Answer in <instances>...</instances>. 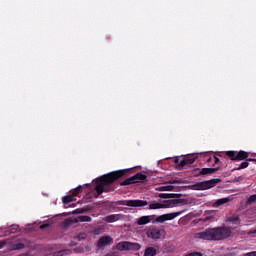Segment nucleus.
I'll return each mask as SVG.
<instances>
[{
  "label": "nucleus",
  "instance_id": "4468645a",
  "mask_svg": "<svg viewBox=\"0 0 256 256\" xmlns=\"http://www.w3.org/2000/svg\"><path fill=\"white\" fill-rule=\"evenodd\" d=\"M155 219V215H150V216H142L137 219L136 223L137 225H147L148 223H151Z\"/></svg>",
  "mask_w": 256,
  "mask_h": 256
},
{
  "label": "nucleus",
  "instance_id": "412c9836",
  "mask_svg": "<svg viewBox=\"0 0 256 256\" xmlns=\"http://www.w3.org/2000/svg\"><path fill=\"white\" fill-rule=\"evenodd\" d=\"M247 167H249V162L244 161L240 163L239 167L234 168L233 171H241V169H247Z\"/></svg>",
  "mask_w": 256,
  "mask_h": 256
},
{
  "label": "nucleus",
  "instance_id": "9d476101",
  "mask_svg": "<svg viewBox=\"0 0 256 256\" xmlns=\"http://www.w3.org/2000/svg\"><path fill=\"white\" fill-rule=\"evenodd\" d=\"M197 171H199V168L192 170V175L194 177H200V175H213V173H217V171H219V168H202L198 174H196Z\"/></svg>",
  "mask_w": 256,
  "mask_h": 256
},
{
  "label": "nucleus",
  "instance_id": "a211bd4d",
  "mask_svg": "<svg viewBox=\"0 0 256 256\" xmlns=\"http://www.w3.org/2000/svg\"><path fill=\"white\" fill-rule=\"evenodd\" d=\"M106 223H115V221H119V215L112 214L105 217Z\"/></svg>",
  "mask_w": 256,
  "mask_h": 256
},
{
  "label": "nucleus",
  "instance_id": "aec40b11",
  "mask_svg": "<svg viewBox=\"0 0 256 256\" xmlns=\"http://www.w3.org/2000/svg\"><path fill=\"white\" fill-rule=\"evenodd\" d=\"M230 199L229 198H221L218 199L215 203H214V207H221V205H225V203H229Z\"/></svg>",
  "mask_w": 256,
  "mask_h": 256
},
{
  "label": "nucleus",
  "instance_id": "f257e3e1",
  "mask_svg": "<svg viewBox=\"0 0 256 256\" xmlns=\"http://www.w3.org/2000/svg\"><path fill=\"white\" fill-rule=\"evenodd\" d=\"M127 175V170H117L110 172L106 175H103L96 179L94 190L96 193L94 194V198H99L103 193H109L114 190L112 183H115L117 179H121V177H125Z\"/></svg>",
  "mask_w": 256,
  "mask_h": 256
},
{
  "label": "nucleus",
  "instance_id": "ddd939ff",
  "mask_svg": "<svg viewBox=\"0 0 256 256\" xmlns=\"http://www.w3.org/2000/svg\"><path fill=\"white\" fill-rule=\"evenodd\" d=\"M197 159V156L189 155L185 156L179 163V167H185L187 165H193L195 163V160Z\"/></svg>",
  "mask_w": 256,
  "mask_h": 256
},
{
  "label": "nucleus",
  "instance_id": "39448f33",
  "mask_svg": "<svg viewBox=\"0 0 256 256\" xmlns=\"http://www.w3.org/2000/svg\"><path fill=\"white\" fill-rule=\"evenodd\" d=\"M183 199H171L163 201V203L154 202L149 204L148 209H169L171 207H175V205H179V203H183Z\"/></svg>",
  "mask_w": 256,
  "mask_h": 256
},
{
  "label": "nucleus",
  "instance_id": "423d86ee",
  "mask_svg": "<svg viewBox=\"0 0 256 256\" xmlns=\"http://www.w3.org/2000/svg\"><path fill=\"white\" fill-rule=\"evenodd\" d=\"M145 181H147V175L138 172L134 176L120 182V185L121 187H126L127 185H135V183H144Z\"/></svg>",
  "mask_w": 256,
  "mask_h": 256
},
{
  "label": "nucleus",
  "instance_id": "bb28decb",
  "mask_svg": "<svg viewBox=\"0 0 256 256\" xmlns=\"http://www.w3.org/2000/svg\"><path fill=\"white\" fill-rule=\"evenodd\" d=\"M47 227H49V224H42L39 226V229L43 230V229H47Z\"/></svg>",
  "mask_w": 256,
  "mask_h": 256
},
{
  "label": "nucleus",
  "instance_id": "1a4fd4ad",
  "mask_svg": "<svg viewBox=\"0 0 256 256\" xmlns=\"http://www.w3.org/2000/svg\"><path fill=\"white\" fill-rule=\"evenodd\" d=\"M181 213L183 212H173V213H169V214H163L158 216L155 221L156 223H165V221H173V219L179 217V215H181Z\"/></svg>",
  "mask_w": 256,
  "mask_h": 256
},
{
  "label": "nucleus",
  "instance_id": "c756f323",
  "mask_svg": "<svg viewBox=\"0 0 256 256\" xmlns=\"http://www.w3.org/2000/svg\"><path fill=\"white\" fill-rule=\"evenodd\" d=\"M58 255L63 256L64 255L63 251H59Z\"/></svg>",
  "mask_w": 256,
  "mask_h": 256
},
{
  "label": "nucleus",
  "instance_id": "6ab92c4d",
  "mask_svg": "<svg viewBox=\"0 0 256 256\" xmlns=\"http://www.w3.org/2000/svg\"><path fill=\"white\" fill-rule=\"evenodd\" d=\"M157 250L154 247H148L144 251V256H156Z\"/></svg>",
  "mask_w": 256,
  "mask_h": 256
},
{
  "label": "nucleus",
  "instance_id": "0eeeda50",
  "mask_svg": "<svg viewBox=\"0 0 256 256\" xmlns=\"http://www.w3.org/2000/svg\"><path fill=\"white\" fill-rule=\"evenodd\" d=\"M116 249L118 251H139V249H141V244L133 243L129 241H123V242H119L116 245Z\"/></svg>",
  "mask_w": 256,
  "mask_h": 256
},
{
  "label": "nucleus",
  "instance_id": "2eb2a0df",
  "mask_svg": "<svg viewBox=\"0 0 256 256\" xmlns=\"http://www.w3.org/2000/svg\"><path fill=\"white\" fill-rule=\"evenodd\" d=\"M113 241V238L110 236H103L98 240V247H105L106 245H109Z\"/></svg>",
  "mask_w": 256,
  "mask_h": 256
},
{
  "label": "nucleus",
  "instance_id": "9b49d317",
  "mask_svg": "<svg viewBox=\"0 0 256 256\" xmlns=\"http://www.w3.org/2000/svg\"><path fill=\"white\" fill-rule=\"evenodd\" d=\"M161 235V229L156 226H152V228L147 231V237H149V239H153V241H159V239H161Z\"/></svg>",
  "mask_w": 256,
  "mask_h": 256
},
{
  "label": "nucleus",
  "instance_id": "2f4dec72",
  "mask_svg": "<svg viewBox=\"0 0 256 256\" xmlns=\"http://www.w3.org/2000/svg\"><path fill=\"white\" fill-rule=\"evenodd\" d=\"M79 213H84L83 209H80Z\"/></svg>",
  "mask_w": 256,
  "mask_h": 256
},
{
  "label": "nucleus",
  "instance_id": "cd10ccee",
  "mask_svg": "<svg viewBox=\"0 0 256 256\" xmlns=\"http://www.w3.org/2000/svg\"><path fill=\"white\" fill-rule=\"evenodd\" d=\"M244 256H256V251L246 253Z\"/></svg>",
  "mask_w": 256,
  "mask_h": 256
},
{
  "label": "nucleus",
  "instance_id": "dca6fc26",
  "mask_svg": "<svg viewBox=\"0 0 256 256\" xmlns=\"http://www.w3.org/2000/svg\"><path fill=\"white\" fill-rule=\"evenodd\" d=\"M10 251H21V249H25V244L23 243H10L9 244Z\"/></svg>",
  "mask_w": 256,
  "mask_h": 256
},
{
  "label": "nucleus",
  "instance_id": "f03ea898",
  "mask_svg": "<svg viewBox=\"0 0 256 256\" xmlns=\"http://www.w3.org/2000/svg\"><path fill=\"white\" fill-rule=\"evenodd\" d=\"M227 237H231V228L227 226L207 228L205 231L195 234L196 239L204 241H224Z\"/></svg>",
  "mask_w": 256,
  "mask_h": 256
},
{
  "label": "nucleus",
  "instance_id": "f3484780",
  "mask_svg": "<svg viewBox=\"0 0 256 256\" xmlns=\"http://www.w3.org/2000/svg\"><path fill=\"white\" fill-rule=\"evenodd\" d=\"M182 196V194H160L162 199H180Z\"/></svg>",
  "mask_w": 256,
  "mask_h": 256
},
{
  "label": "nucleus",
  "instance_id": "20e7f679",
  "mask_svg": "<svg viewBox=\"0 0 256 256\" xmlns=\"http://www.w3.org/2000/svg\"><path fill=\"white\" fill-rule=\"evenodd\" d=\"M217 183H221V179L214 178L202 182H196L190 186V189H192V191H206V189H212V187H215Z\"/></svg>",
  "mask_w": 256,
  "mask_h": 256
},
{
  "label": "nucleus",
  "instance_id": "6e6552de",
  "mask_svg": "<svg viewBox=\"0 0 256 256\" xmlns=\"http://www.w3.org/2000/svg\"><path fill=\"white\" fill-rule=\"evenodd\" d=\"M83 186L79 185L77 188L72 190L69 195L62 197V202L64 205H69L75 201V197L81 193Z\"/></svg>",
  "mask_w": 256,
  "mask_h": 256
},
{
  "label": "nucleus",
  "instance_id": "7c9ffc66",
  "mask_svg": "<svg viewBox=\"0 0 256 256\" xmlns=\"http://www.w3.org/2000/svg\"><path fill=\"white\" fill-rule=\"evenodd\" d=\"M199 171H201V170L199 169L197 172H195V174H196V175H199Z\"/></svg>",
  "mask_w": 256,
  "mask_h": 256
},
{
  "label": "nucleus",
  "instance_id": "b1692460",
  "mask_svg": "<svg viewBox=\"0 0 256 256\" xmlns=\"http://www.w3.org/2000/svg\"><path fill=\"white\" fill-rule=\"evenodd\" d=\"M19 231V225L10 226V233H17Z\"/></svg>",
  "mask_w": 256,
  "mask_h": 256
},
{
  "label": "nucleus",
  "instance_id": "5701e85b",
  "mask_svg": "<svg viewBox=\"0 0 256 256\" xmlns=\"http://www.w3.org/2000/svg\"><path fill=\"white\" fill-rule=\"evenodd\" d=\"M248 205H253V203H256V194L251 195L247 200Z\"/></svg>",
  "mask_w": 256,
  "mask_h": 256
},
{
  "label": "nucleus",
  "instance_id": "c85d7f7f",
  "mask_svg": "<svg viewBox=\"0 0 256 256\" xmlns=\"http://www.w3.org/2000/svg\"><path fill=\"white\" fill-rule=\"evenodd\" d=\"M214 163H215V165H217V163H219V158H217V156H214Z\"/></svg>",
  "mask_w": 256,
  "mask_h": 256
},
{
  "label": "nucleus",
  "instance_id": "f8f14e48",
  "mask_svg": "<svg viewBox=\"0 0 256 256\" xmlns=\"http://www.w3.org/2000/svg\"><path fill=\"white\" fill-rule=\"evenodd\" d=\"M122 205H126V207H146L149 202L147 200H125Z\"/></svg>",
  "mask_w": 256,
  "mask_h": 256
},
{
  "label": "nucleus",
  "instance_id": "a878e982",
  "mask_svg": "<svg viewBox=\"0 0 256 256\" xmlns=\"http://www.w3.org/2000/svg\"><path fill=\"white\" fill-rule=\"evenodd\" d=\"M5 245H7V241L5 240L0 241V249H3Z\"/></svg>",
  "mask_w": 256,
  "mask_h": 256
},
{
  "label": "nucleus",
  "instance_id": "7ed1b4c3",
  "mask_svg": "<svg viewBox=\"0 0 256 256\" xmlns=\"http://www.w3.org/2000/svg\"><path fill=\"white\" fill-rule=\"evenodd\" d=\"M226 157H229L231 161H248L256 162L255 158H249V152H245L243 150L240 151H226L224 152Z\"/></svg>",
  "mask_w": 256,
  "mask_h": 256
},
{
  "label": "nucleus",
  "instance_id": "393cba45",
  "mask_svg": "<svg viewBox=\"0 0 256 256\" xmlns=\"http://www.w3.org/2000/svg\"><path fill=\"white\" fill-rule=\"evenodd\" d=\"M174 163L177 165V169H183V167H179V163H181V160H179V157L174 158Z\"/></svg>",
  "mask_w": 256,
  "mask_h": 256
},
{
  "label": "nucleus",
  "instance_id": "4be33fe9",
  "mask_svg": "<svg viewBox=\"0 0 256 256\" xmlns=\"http://www.w3.org/2000/svg\"><path fill=\"white\" fill-rule=\"evenodd\" d=\"M91 220L90 216H78V221L81 223H91Z\"/></svg>",
  "mask_w": 256,
  "mask_h": 256
}]
</instances>
